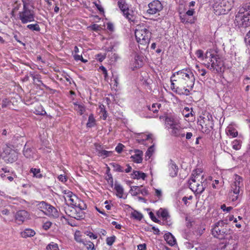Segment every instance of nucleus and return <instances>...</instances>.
Segmentation results:
<instances>
[{
	"mask_svg": "<svg viewBox=\"0 0 250 250\" xmlns=\"http://www.w3.org/2000/svg\"><path fill=\"white\" fill-rule=\"evenodd\" d=\"M10 104V102L7 99H5L2 101L1 107L2 108H5L7 107L8 105Z\"/></svg>",
	"mask_w": 250,
	"mask_h": 250,
	"instance_id": "obj_53",
	"label": "nucleus"
},
{
	"mask_svg": "<svg viewBox=\"0 0 250 250\" xmlns=\"http://www.w3.org/2000/svg\"><path fill=\"white\" fill-rule=\"evenodd\" d=\"M114 170L118 172H123L124 171V168L121 167L120 165L117 164H114L113 165Z\"/></svg>",
	"mask_w": 250,
	"mask_h": 250,
	"instance_id": "obj_43",
	"label": "nucleus"
},
{
	"mask_svg": "<svg viewBox=\"0 0 250 250\" xmlns=\"http://www.w3.org/2000/svg\"><path fill=\"white\" fill-rule=\"evenodd\" d=\"M135 62H136L135 67H141L143 65V62L140 59V57L139 56H136L134 58Z\"/></svg>",
	"mask_w": 250,
	"mask_h": 250,
	"instance_id": "obj_39",
	"label": "nucleus"
},
{
	"mask_svg": "<svg viewBox=\"0 0 250 250\" xmlns=\"http://www.w3.org/2000/svg\"><path fill=\"white\" fill-rule=\"evenodd\" d=\"M64 210L68 216L77 220H81L85 217L83 211L77 210V208L68 205L64 207Z\"/></svg>",
	"mask_w": 250,
	"mask_h": 250,
	"instance_id": "obj_11",
	"label": "nucleus"
},
{
	"mask_svg": "<svg viewBox=\"0 0 250 250\" xmlns=\"http://www.w3.org/2000/svg\"><path fill=\"white\" fill-rule=\"evenodd\" d=\"M229 229L228 225L223 221L216 223L212 229V234L219 239H225L229 234Z\"/></svg>",
	"mask_w": 250,
	"mask_h": 250,
	"instance_id": "obj_5",
	"label": "nucleus"
},
{
	"mask_svg": "<svg viewBox=\"0 0 250 250\" xmlns=\"http://www.w3.org/2000/svg\"><path fill=\"white\" fill-rule=\"evenodd\" d=\"M45 213L49 216H51L55 218L58 217L59 215V212L57 209L50 205L47 208V210Z\"/></svg>",
	"mask_w": 250,
	"mask_h": 250,
	"instance_id": "obj_22",
	"label": "nucleus"
},
{
	"mask_svg": "<svg viewBox=\"0 0 250 250\" xmlns=\"http://www.w3.org/2000/svg\"><path fill=\"white\" fill-rule=\"evenodd\" d=\"M75 105V110L79 113L80 115H82L85 111V106L82 104H79L77 103H75L74 104Z\"/></svg>",
	"mask_w": 250,
	"mask_h": 250,
	"instance_id": "obj_26",
	"label": "nucleus"
},
{
	"mask_svg": "<svg viewBox=\"0 0 250 250\" xmlns=\"http://www.w3.org/2000/svg\"><path fill=\"white\" fill-rule=\"evenodd\" d=\"M124 146L122 144H119L115 148V150L118 153H120L123 151Z\"/></svg>",
	"mask_w": 250,
	"mask_h": 250,
	"instance_id": "obj_50",
	"label": "nucleus"
},
{
	"mask_svg": "<svg viewBox=\"0 0 250 250\" xmlns=\"http://www.w3.org/2000/svg\"><path fill=\"white\" fill-rule=\"evenodd\" d=\"M192 175L194 176V177L191 178L189 181V188L194 192L196 193V191L197 190V185L199 184L197 181V180L199 181V179H198L199 175L196 172L195 173H193Z\"/></svg>",
	"mask_w": 250,
	"mask_h": 250,
	"instance_id": "obj_14",
	"label": "nucleus"
},
{
	"mask_svg": "<svg viewBox=\"0 0 250 250\" xmlns=\"http://www.w3.org/2000/svg\"><path fill=\"white\" fill-rule=\"evenodd\" d=\"M170 82L172 91L180 95H189L193 87L195 78L190 69H183L173 74Z\"/></svg>",
	"mask_w": 250,
	"mask_h": 250,
	"instance_id": "obj_1",
	"label": "nucleus"
},
{
	"mask_svg": "<svg viewBox=\"0 0 250 250\" xmlns=\"http://www.w3.org/2000/svg\"><path fill=\"white\" fill-rule=\"evenodd\" d=\"M185 135H186V139L187 140H189L192 137L193 134H192V133L191 132H186V131Z\"/></svg>",
	"mask_w": 250,
	"mask_h": 250,
	"instance_id": "obj_60",
	"label": "nucleus"
},
{
	"mask_svg": "<svg viewBox=\"0 0 250 250\" xmlns=\"http://www.w3.org/2000/svg\"><path fill=\"white\" fill-rule=\"evenodd\" d=\"M149 9L147 12L149 14H155L161 11L163 8L161 2L158 0H154L148 4Z\"/></svg>",
	"mask_w": 250,
	"mask_h": 250,
	"instance_id": "obj_12",
	"label": "nucleus"
},
{
	"mask_svg": "<svg viewBox=\"0 0 250 250\" xmlns=\"http://www.w3.org/2000/svg\"><path fill=\"white\" fill-rule=\"evenodd\" d=\"M132 178L133 179H142L143 180H145L146 177V174L140 171H134L133 173L132 174Z\"/></svg>",
	"mask_w": 250,
	"mask_h": 250,
	"instance_id": "obj_25",
	"label": "nucleus"
},
{
	"mask_svg": "<svg viewBox=\"0 0 250 250\" xmlns=\"http://www.w3.org/2000/svg\"><path fill=\"white\" fill-rule=\"evenodd\" d=\"M131 190L134 195H136L139 193V187L138 186H132L131 187Z\"/></svg>",
	"mask_w": 250,
	"mask_h": 250,
	"instance_id": "obj_48",
	"label": "nucleus"
},
{
	"mask_svg": "<svg viewBox=\"0 0 250 250\" xmlns=\"http://www.w3.org/2000/svg\"><path fill=\"white\" fill-rule=\"evenodd\" d=\"M236 248V244L234 242L232 243H226L224 245L221 244L219 249L221 250H235Z\"/></svg>",
	"mask_w": 250,
	"mask_h": 250,
	"instance_id": "obj_20",
	"label": "nucleus"
},
{
	"mask_svg": "<svg viewBox=\"0 0 250 250\" xmlns=\"http://www.w3.org/2000/svg\"><path fill=\"white\" fill-rule=\"evenodd\" d=\"M154 151V146L153 145V146H150L148 148V150L146 152V155L148 156L149 157H150L152 155Z\"/></svg>",
	"mask_w": 250,
	"mask_h": 250,
	"instance_id": "obj_46",
	"label": "nucleus"
},
{
	"mask_svg": "<svg viewBox=\"0 0 250 250\" xmlns=\"http://www.w3.org/2000/svg\"><path fill=\"white\" fill-rule=\"evenodd\" d=\"M243 187V179L239 175H236L234 181L231 185V188L240 190L241 188Z\"/></svg>",
	"mask_w": 250,
	"mask_h": 250,
	"instance_id": "obj_16",
	"label": "nucleus"
},
{
	"mask_svg": "<svg viewBox=\"0 0 250 250\" xmlns=\"http://www.w3.org/2000/svg\"><path fill=\"white\" fill-rule=\"evenodd\" d=\"M89 27L94 31H98L101 28L100 25L96 24H94L91 25Z\"/></svg>",
	"mask_w": 250,
	"mask_h": 250,
	"instance_id": "obj_56",
	"label": "nucleus"
},
{
	"mask_svg": "<svg viewBox=\"0 0 250 250\" xmlns=\"http://www.w3.org/2000/svg\"><path fill=\"white\" fill-rule=\"evenodd\" d=\"M112 224L114 226H115V228H116L117 229H121V228H122V226L120 225V224H118L115 221H113L112 222Z\"/></svg>",
	"mask_w": 250,
	"mask_h": 250,
	"instance_id": "obj_62",
	"label": "nucleus"
},
{
	"mask_svg": "<svg viewBox=\"0 0 250 250\" xmlns=\"http://www.w3.org/2000/svg\"><path fill=\"white\" fill-rule=\"evenodd\" d=\"M35 113L38 115H44L46 113V112L44 110H43L42 107H41V110H36Z\"/></svg>",
	"mask_w": 250,
	"mask_h": 250,
	"instance_id": "obj_58",
	"label": "nucleus"
},
{
	"mask_svg": "<svg viewBox=\"0 0 250 250\" xmlns=\"http://www.w3.org/2000/svg\"><path fill=\"white\" fill-rule=\"evenodd\" d=\"M240 196V190L238 189L231 188L229 192V198L232 201H235L239 199Z\"/></svg>",
	"mask_w": 250,
	"mask_h": 250,
	"instance_id": "obj_18",
	"label": "nucleus"
},
{
	"mask_svg": "<svg viewBox=\"0 0 250 250\" xmlns=\"http://www.w3.org/2000/svg\"><path fill=\"white\" fill-rule=\"evenodd\" d=\"M178 167L176 164L171 160L168 165V172L169 175L172 177H174L177 175Z\"/></svg>",
	"mask_w": 250,
	"mask_h": 250,
	"instance_id": "obj_15",
	"label": "nucleus"
},
{
	"mask_svg": "<svg viewBox=\"0 0 250 250\" xmlns=\"http://www.w3.org/2000/svg\"><path fill=\"white\" fill-rule=\"evenodd\" d=\"M181 21L183 23H192L191 21H188V19L187 17V15L186 14H184L183 15H180V16Z\"/></svg>",
	"mask_w": 250,
	"mask_h": 250,
	"instance_id": "obj_45",
	"label": "nucleus"
},
{
	"mask_svg": "<svg viewBox=\"0 0 250 250\" xmlns=\"http://www.w3.org/2000/svg\"><path fill=\"white\" fill-rule=\"evenodd\" d=\"M149 216L150 217V218L151 219V220L155 222H158L159 220L155 217L154 214H153V213L152 212H150L149 213Z\"/></svg>",
	"mask_w": 250,
	"mask_h": 250,
	"instance_id": "obj_57",
	"label": "nucleus"
},
{
	"mask_svg": "<svg viewBox=\"0 0 250 250\" xmlns=\"http://www.w3.org/2000/svg\"><path fill=\"white\" fill-rule=\"evenodd\" d=\"M90 238H92L94 239H95L97 238V236L96 234H94L92 232H89L87 234Z\"/></svg>",
	"mask_w": 250,
	"mask_h": 250,
	"instance_id": "obj_64",
	"label": "nucleus"
},
{
	"mask_svg": "<svg viewBox=\"0 0 250 250\" xmlns=\"http://www.w3.org/2000/svg\"><path fill=\"white\" fill-rule=\"evenodd\" d=\"M234 0H214L213 8L216 14H225L233 6Z\"/></svg>",
	"mask_w": 250,
	"mask_h": 250,
	"instance_id": "obj_4",
	"label": "nucleus"
},
{
	"mask_svg": "<svg viewBox=\"0 0 250 250\" xmlns=\"http://www.w3.org/2000/svg\"><path fill=\"white\" fill-rule=\"evenodd\" d=\"M75 205L73 206L76 208H78L79 210H82L85 209L86 208V205L84 203V202L81 199L77 197V200H76Z\"/></svg>",
	"mask_w": 250,
	"mask_h": 250,
	"instance_id": "obj_21",
	"label": "nucleus"
},
{
	"mask_svg": "<svg viewBox=\"0 0 250 250\" xmlns=\"http://www.w3.org/2000/svg\"><path fill=\"white\" fill-rule=\"evenodd\" d=\"M100 69L101 70V71H102L103 74H104V78L106 79L107 77V71L106 69L104 66H100Z\"/></svg>",
	"mask_w": 250,
	"mask_h": 250,
	"instance_id": "obj_55",
	"label": "nucleus"
},
{
	"mask_svg": "<svg viewBox=\"0 0 250 250\" xmlns=\"http://www.w3.org/2000/svg\"><path fill=\"white\" fill-rule=\"evenodd\" d=\"M228 134L232 137H235L237 136L238 132L235 129L231 128L228 130Z\"/></svg>",
	"mask_w": 250,
	"mask_h": 250,
	"instance_id": "obj_42",
	"label": "nucleus"
},
{
	"mask_svg": "<svg viewBox=\"0 0 250 250\" xmlns=\"http://www.w3.org/2000/svg\"><path fill=\"white\" fill-rule=\"evenodd\" d=\"M190 108L188 107H185L183 110V114L186 117L189 116Z\"/></svg>",
	"mask_w": 250,
	"mask_h": 250,
	"instance_id": "obj_47",
	"label": "nucleus"
},
{
	"mask_svg": "<svg viewBox=\"0 0 250 250\" xmlns=\"http://www.w3.org/2000/svg\"><path fill=\"white\" fill-rule=\"evenodd\" d=\"M146 245L145 244H140L138 246L137 250H146Z\"/></svg>",
	"mask_w": 250,
	"mask_h": 250,
	"instance_id": "obj_59",
	"label": "nucleus"
},
{
	"mask_svg": "<svg viewBox=\"0 0 250 250\" xmlns=\"http://www.w3.org/2000/svg\"><path fill=\"white\" fill-rule=\"evenodd\" d=\"M30 172L33 174V176L37 178H40L42 177V175L40 173V169L32 168L30 169Z\"/></svg>",
	"mask_w": 250,
	"mask_h": 250,
	"instance_id": "obj_33",
	"label": "nucleus"
},
{
	"mask_svg": "<svg viewBox=\"0 0 250 250\" xmlns=\"http://www.w3.org/2000/svg\"><path fill=\"white\" fill-rule=\"evenodd\" d=\"M114 188L117 192V196L119 198H122L124 193V188L120 184L115 183Z\"/></svg>",
	"mask_w": 250,
	"mask_h": 250,
	"instance_id": "obj_27",
	"label": "nucleus"
},
{
	"mask_svg": "<svg viewBox=\"0 0 250 250\" xmlns=\"http://www.w3.org/2000/svg\"><path fill=\"white\" fill-rule=\"evenodd\" d=\"M27 27L32 31H40L41 28L38 24H28Z\"/></svg>",
	"mask_w": 250,
	"mask_h": 250,
	"instance_id": "obj_37",
	"label": "nucleus"
},
{
	"mask_svg": "<svg viewBox=\"0 0 250 250\" xmlns=\"http://www.w3.org/2000/svg\"><path fill=\"white\" fill-rule=\"evenodd\" d=\"M112 151H107L105 150H102L99 154H98V156L99 157H102L103 158H105L108 157H109L112 154Z\"/></svg>",
	"mask_w": 250,
	"mask_h": 250,
	"instance_id": "obj_31",
	"label": "nucleus"
},
{
	"mask_svg": "<svg viewBox=\"0 0 250 250\" xmlns=\"http://www.w3.org/2000/svg\"><path fill=\"white\" fill-rule=\"evenodd\" d=\"M35 234L34 230L30 229H26L23 231L21 232V235L23 238L30 237L33 236Z\"/></svg>",
	"mask_w": 250,
	"mask_h": 250,
	"instance_id": "obj_24",
	"label": "nucleus"
},
{
	"mask_svg": "<svg viewBox=\"0 0 250 250\" xmlns=\"http://www.w3.org/2000/svg\"><path fill=\"white\" fill-rule=\"evenodd\" d=\"M231 144L232 148L235 150H237L241 148V142L240 140L236 139L232 142Z\"/></svg>",
	"mask_w": 250,
	"mask_h": 250,
	"instance_id": "obj_32",
	"label": "nucleus"
},
{
	"mask_svg": "<svg viewBox=\"0 0 250 250\" xmlns=\"http://www.w3.org/2000/svg\"><path fill=\"white\" fill-rule=\"evenodd\" d=\"M134 153V155L131 156L132 161L136 163H141L143 160V151L139 149H135Z\"/></svg>",
	"mask_w": 250,
	"mask_h": 250,
	"instance_id": "obj_17",
	"label": "nucleus"
},
{
	"mask_svg": "<svg viewBox=\"0 0 250 250\" xmlns=\"http://www.w3.org/2000/svg\"><path fill=\"white\" fill-rule=\"evenodd\" d=\"M95 120L94 118L93 115L91 114L89 116L88 120L86 124L87 126L89 127L93 126L95 125Z\"/></svg>",
	"mask_w": 250,
	"mask_h": 250,
	"instance_id": "obj_34",
	"label": "nucleus"
},
{
	"mask_svg": "<svg viewBox=\"0 0 250 250\" xmlns=\"http://www.w3.org/2000/svg\"><path fill=\"white\" fill-rule=\"evenodd\" d=\"M64 198L65 201L69 202V204L71 206L73 207V206L75 205L77 196L76 195L73 194L72 192H68L67 193H66Z\"/></svg>",
	"mask_w": 250,
	"mask_h": 250,
	"instance_id": "obj_19",
	"label": "nucleus"
},
{
	"mask_svg": "<svg viewBox=\"0 0 250 250\" xmlns=\"http://www.w3.org/2000/svg\"><path fill=\"white\" fill-rule=\"evenodd\" d=\"M242 8L244 9L243 12H247L249 14V16H250V2L246 4L244 7H243Z\"/></svg>",
	"mask_w": 250,
	"mask_h": 250,
	"instance_id": "obj_49",
	"label": "nucleus"
},
{
	"mask_svg": "<svg viewBox=\"0 0 250 250\" xmlns=\"http://www.w3.org/2000/svg\"><path fill=\"white\" fill-rule=\"evenodd\" d=\"M23 10L19 13V18L23 24L34 21V14L33 11L30 10L27 3L22 0Z\"/></svg>",
	"mask_w": 250,
	"mask_h": 250,
	"instance_id": "obj_9",
	"label": "nucleus"
},
{
	"mask_svg": "<svg viewBox=\"0 0 250 250\" xmlns=\"http://www.w3.org/2000/svg\"><path fill=\"white\" fill-rule=\"evenodd\" d=\"M164 238L170 246H173L176 244V239L171 233L168 232L166 233L164 236Z\"/></svg>",
	"mask_w": 250,
	"mask_h": 250,
	"instance_id": "obj_23",
	"label": "nucleus"
},
{
	"mask_svg": "<svg viewBox=\"0 0 250 250\" xmlns=\"http://www.w3.org/2000/svg\"><path fill=\"white\" fill-rule=\"evenodd\" d=\"M243 8H240L235 17V25L239 28H245L250 25V16L247 12H243Z\"/></svg>",
	"mask_w": 250,
	"mask_h": 250,
	"instance_id": "obj_6",
	"label": "nucleus"
},
{
	"mask_svg": "<svg viewBox=\"0 0 250 250\" xmlns=\"http://www.w3.org/2000/svg\"><path fill=\"white\" fill-rule=\"evenodd\" d=\"M117 3L118 6L125 18L127 19L130 22H132L135 23L136 20L134 12L129 9L128 5L126 3L125 0H119Z\"/></svg>",
	"mask_w": 250,
	"mask_h": 250,
	"instance_id": "obj_7",
	"label": "nucleus"
},
{
	"mask_svg": "<svg viewBox=\"0 0 250 250\" xmlns=\"http://www.w3.org/2000/svg\"><path fill=\"white\" fill-rule=\"evenodd\" d=\"M221 208L224 211H226L227 212H229L232 209V208L231 207H227L225 204H223L221 206Z\"/></svg>",
	"mask_w": 250,
	"mask_h": 250,
	"instance_id": "obj_51",
	"label": "nucleus"
},
{
	"mask_svg": "<svg viewBox=\"0 0 250 250\" xmlns=\"http://www.w3.org/2000/svg\"><path fill=\"white\" fill-rule=\"evenodd\" d=\"M195 54L199 59L201 60H203L204 59V52L202 50H197L195 53Z\"/></svg>",
	"mask_w": 250,
	"mask_h": 250,
	"instance_id": "obj_44",
	"label": "nucleus"
},
{
	"mask_svg": "<svg viewBox=\"0 0 250 250\" xmlns=\"http://www.w3.org/2000/svg\"><path fill=\"white\" fill-rule=\"evenodd\" d=\"M204 58L208 60L210 62L207 65V67L212 71L216 72H222L223 71V63L219 58L217 52L213 49L208 50Z\"/></svg>",
	"mask_w": 250,
	"mask_h": 250,
	"instance_id": "obj_2",
	"label": "nucleus"
},
{
	"mask_svg": "<svg viewBox=\"0 0 250 250\" xmlns=\"http://www.w3.org/2000/svg\"><path fill=\"white\" fill-rule=\"evenodd\" d=\"M199 121V124L201 126V130L203 133L208 134L213 128V123L211 115L200 117Z\"/></svg>",
	"mask_w": 250,
	"mask_h": 250,
	"instance_id": "obj_10",
	"label": "nucleus"
},
{
	"mask_svg": "<svg viewBox=\"0 0 250 250\" xmlns=\"http://www.w3.org/2000/svg\"><path fill=\"white\" fill-rule=\"evenodd\" d=\"M116 240V237L113 235L111 237H108L106 239V244L108 246H111Z\"/></svg>",
	"mask_w": 250,
	"mask_h": 250,
	"instance_id": "obj_40",
	"label": "nucleus"
},
{
	"mask_svg": "<svg viewBox=\"0 0 250 250\" xmlns=\"http://www.w3.org/2000/svg\"><path fill=\"white\" fill-rule=\"evenodd\" d=\"M200 183L201 184L199 183L197 185V190L196 191V194H201L206 188V183L204 181L203 182L201 181Z\"/></svg>",
	"mask_w": 250,
	"mask_h": 250,
	"instance_id": "obj_30",
	"label": "nucleus"
},
{
	"mask_svg": "<svg viewBox=\"0 0 250 250\" xmlns=\"http://www.w3.org/2000/svg\"><path fill=\"white\" fill-rule=\"evenodd\" d=\"M151 33L146 27L138 26L135 31L136 41L140 49L145 50L149 44Z\"/></svg>",
	"mask_w": 250,
	"mask_h": 250,
	"instance_id": "obj_3",
	"label": "nucleus"
},
{
	"mask_svg": "<svg viewBox=\"0 0 250 250\" xmlns=\"http://www.w3.org/2000/svg\"><path fill=\"white\" fill-rule=\"evenodd\" d=\"M58 179L60 181H61L62 182H65L67 180L65 176L62 175H59L58 176Z\"/></svg>",
	"mask_w": 250,
	"mask_h": 250,
	"instance_id": "obj_61",
	"label": "nucleus"
},
{
	"mask_svg": "<svg viewBox=\"0 0 250 250\" xmlns=\"http://www.w3.org/2000/svg\"><path fill=\"white\" fill-rule=\"evenodd\" d=\"M194 13V9H190V10H188L187 12L185 14L186 15H188V16H191L193 15Z\"/></svg>",
	"mask_w": 250,
	"mask_h": 250,
	"instance_id": "obj_63",
	"label": "nucleus"
},
{
	"mask_svg": "<svg viewBox=\"0 0 250 250\" xmlns=\"http://www.w3.org/2000/svg\"><path fill=\"white\" fill-rule=\"evenodd\" d=\"M23 154L26 158H30L33 156V152L31 148L27 147L26 145H25L23 149Z\"/></svg>",
	"mask_w": 250,
	"mask_h": 250,
	"instance_id": "obj_28",
	"label": "nucleus"
},
{
	"mask_svg": "<svg viewBox=\"0 0 250 250\" xmlns=\"http://www.w3.org/2000/svg\"><path fill=\"white\" fill-rule=\"evenodd\" d=\"M159 212L161 216L165 220H167L169 217L168 213L166 209H160L159 211Z\"/></svg>",
	"mask_w": 250,
	"mask_h": 250,
	"instance_id": "obj_38",
	"label": "nucleus"
},
{
	"mask_svg": "<svg viewBox=\"0 0 250 250\" xmlns=\"http://www.w3.org/2000/svg\"><path fill=\"white\" fill-rule=\"evenodd\" d=\"M161 106V104L158 103L153 104L152 106H147L148 110L152 111L153 113H157Z\"/></svg>",
	"mask_w": 250,
	"mask_h": 250,
	"instance_id": "obj_29",
	"label": "nucleus"
},
{
	"mask_svg": "<svg viewBox=\"0 0 250 250\" xmlns=\"http://www.w3.org/2000/svg\"><path fill=\"white\" fill-rule=\"evenodd\" d=\"M51 225L52 223L49 221H48L43 224L42 228L44 229L47 230L50 228Z\"/></svg>",
	"mask_w": 250,
	"mask_h": 250,
	"instance_id": "obj_52",
	"label": "nucleus"
},
{
	"mask_svg": "<svg viewBox=\"0 0 250 250\" xmlns=\"http://www.w3.org/2000/svg\"><path fill=\"white\" fill-rule=\"evenodd\" d=\"M29 213L27 211L21 210L16 212L15 218L19 224H21L29 218Z\"/></svg>",
	"mask_w": 250,
	"mask_h": 250,
	"instance_id": "obj_13",
	"label": "nucleus"
},
{
	"mask_svg": "<svg viewBox=\"0 0 250 250\" xmlns=\"http://www.w3.org/2000/svg\"><path fill=\"white\" fill-rule=\"evenodd\" d=\"M132 216L135 219L138 220H141L143 218V215L141 213H140L137 211H134L132 213Z\"/></svg>",
	"mask_w": 250,
	"mask_h": 250,
	"instance_id": "obj_41",
	"label": "nucleus"
},
{
	"mask_svg": "<svg viewBox=\"0 0 250 250\" xmlns=\"http://www.w3.org/2000/svg\"><path fill=\"white\" fill-rule=\"evenodd\" d=\"M50 205L48 204L47 203H45V202H41L39 204V208L43 211L45 212L46 213L47 208Z\"/></svg>",
	"mask_w": 250,
	"mask_h": 250,
	"instance_id": "obj_36",
	"label": "nucleus"
},
{
	"mask_svg": "<svg viewBox=\"0 0 250 250\" xmlns=\"http://www.w3.org/2000/svg\"><path fill=\"white\" fill-rule=\"evenodd\" d=\"M95 146L96 151L97 153V154H99L100 151H101L102 150H103V147L100 145L95 144Z\"/></svg>",
	"mask_w": 250,
	"mask_h": 250,
	"instance_id": "obj_54",
	"label": "nucleus"
},
{
	"mask_svg": "<svg viewBox=\"0 0 250 250\" xmlns=\"http://www.w3.org/2000/svg\"><path fill=\"white\" fill-rule=\"evenodd\" d=\"M166 122L168 125V127L171 129V134L172 135L180 138L185 137L186 133L185 128L181 127L178 124L170 119H167Z\"/></svg>",
	"mask_w": 250,
	"mask_h": 250,
	"instance_id": "obj_8",
	"label": "nucleus"
},
{
	"mask_svg": "<svg viewBox=\"0 0 250 250\" xmlns=\"http://www.w3.org/2000/svg\"><path fill=\"white\" fill-rule=\"evenodd\" d=\"M46 250H59L58 245L56 243L51 242L46 247Z\"/></svg>",
	"mask_w": 250,
	"mask_h": 250,
	"instance_id": "obj_35",
	"label": "nucleus"
}]
</instances>
